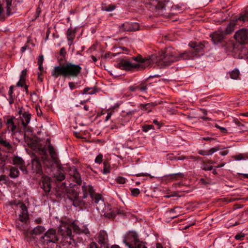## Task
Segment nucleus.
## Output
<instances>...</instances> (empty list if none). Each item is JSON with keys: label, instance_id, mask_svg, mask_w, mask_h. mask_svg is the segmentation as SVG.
Masks as SVG:
<instances>
[{"label": "nucleus", "instance_id": "5701e85b", "mask_svg": "<svg viewBox=\"0 0 248 248\" xmlns=\"http://www.w3.org/2000/svg\"><path fill=\"white\" fill-rule=\"evenodd\" d=\"M68 196L69 199L73 201V205L74 206L77 207L80 205L78 201V194L77 192L74 191L72 196L69 194Z\"/></svg>", "mask_w": 248, "mask_h": 248}, {"label": "nucleus", "instance_id": "8fccbe9b", "mask_svg": "<svg viewBox=\"0 0 248 248\" xmlns=\"http://www.w3.org/2000/svg\"><path fill=\"white\" fill-rule=\"evenodd\" d=\"M122 53V52H121V51H119V52H117V53H108V54H106V55H105V57H106V58H109V57H110V55H111V56H112L111 57H115V56H116L117 54H120V53Z\"/></svg>", "mask_w": 248, "mask_h": 248}, {"label": "nucleus", "instance_id": "49530a36", "mask_svg": "<svg viewBox=\"0 0 248 248\" xmlns=\"http://www.w3.org/2000/svg\"><path fill=\"white\" fill-rule=\"evenodd\" d=\"M116 181L117 183H118L119 184H122L125 183V182L124 178L123 177H121V176L118 177L116 178Z\"/></svg>", "mask_w": 248, "mask_h": 248}, {"label": "nucleus", "instance_id": "0e129e2a", "mask_svg": "<svg viewBox=\"0 0 248 248\" xmlns=\"http://www.w3.org/2000/svg\"><path fill=\"white\" fill-rule=\"evenodd\" d=\"M7 178V177L4 175H0V182H1V181L5 182L6 181Z\"/></svg>", "mask_w": 248, "mask_h": 248}, {"label": "nucleus", "instance_id": "f8f14e48", "mask_svg": "<svg viewBox=\"0 0 248 248\" xmlns=\"http://www.w3.org/2000/svg\"><path fill=\"white\" fill-rule=\"evenodd\" d=\"M20 209V213L19 215V220L22 222H26L28 219V214L27 207L25 204L20 203L18 204Z\"/></svg>", "mask_w": 248, "mask_h": 248}, {"label": "nucleus", "instance_id": "603ef678", "mask_svg": "<svg viewBox=\"0 0 248 248\" xmlns=\"http://www.w3.org/2000/svg\"><path fill=\"white\" fill-rule=\"evenodd\" d=\"M197 44V42H191L189 43V46L195 50Z\"/></svg>", "mask_w": 248, "mask_h": 248}, {"label": "nucleus", "instance_id": "ddd939ff", "mask_svg": "<svg viewBox=\"0 0 248 248\" xmlns=\"http://www.w3.org/2000/svg\"><path fill=\"white\" fill-rule=\"evenodd\" d=\"M71 226L74 232L76 233H84L85 234L90 233L88 229L86 226L81 225L80 226L77 225L75 221L72 223Z\"/></svg>", "mask_w": 248, "mask_h": 248}, {"label": "nucleus", "instance_id": "c85d7f7f", "mask_svg": "<svg viewBox=\"0 0 248 248\" xmlns=\"http://www.w3.org/2000/svg\"><path fill=\"white\" fill-rule=\"evenodd\" d=\"M180 208L178 206H176L174 208L170 209L169 211L170 217L172 218L177 217L179 216V214L180 213V212L178 211V210Z\"/></svg>", "mask_w": 248, "mask_h": 248}, {"label": "nucleus", "instance_id": "c756f323", "mask_svg": "<svg viewBox=\"0 0 248 248\" xmlns=\"http://www.w3.org/2000/svg\"><path fill=\"white\" fill-rule=\"evenodd\" d=\"M92 199V200L95 204H98L99 203H103V201L102 200V197L99 194H94V192L93 193V196L91 197Z\"/></svg>", "mask_w": 248, "mask_h": 248}, {"label": "nucleus", "instance_id": "a18cd8bd", "mask_svg": "<svg viewBox=\"0 0 248 248\" xmlns=\"http://www.w3.org/2000/svg\"><path fill=\"white\" fill-rule=\"evenodd\" d=\"M188 158V157H186L183 155L174 157V159L176 160H183L186 159Z\"/></svg>", "mask_w": 248, "mask_h": 248}, {"label": "nucleus", "instance_id": "f257e3e1", "mask_svg": "<svg viewBox=\"0 0 248 248\" xmlns=\"http://www.w3.org/2000/svg\"><path fill=\"white\" fill-rule=\"evenodd\" d=\"M155 58V56L153 55L146 58H143L140 56L133 57L132 59L139 63H132L128 61L122 59L117 63V67L121 70H130L132 68L144 69L152 66Z\"/></svg>", "mask_w": 248, "mask_h": 248}, {"label": "nucleus", "instance_id": "de8ad7c7", "mask_svg": "<svg viewBox=\"0 0 248 248\" xmlns=\"http://www.w3.org/2000/svg\"><path fill=\"white\" fill-rule=\"evenodd\" d=\"M219 150V147L212 148H211L210 150H209L208 151V155H211L212 154H213V153H214L216 151H218Z\"/></svg>", "mask_w": 248, "mask_h": 248}, {"label": "nucleus", "instance_id": "69168bd1", "mask_svg": "<svg viewBox=\"0 0 248 248\" xmlns=\"http://www.w3.org/2000/svg\"><path fill=\"white\" fill-rule=\"evenodd\" d=\"M112 114V112H108V114H107V116L106 117L105 121H108L110 118Z\"/></svg>", "mask_w": 248, "mask_h": 248}, {"label": "nucleus", "instance_id": "a211bd4d", "mask_svg": "<svg viewBox=\"0 0 248 248\" xmlns=\"http://www.w3.org/2000/svg\"><path fill=\"white\" fill-rule=\"evenodd\" d=\"M82 190L83 193V198L85 199L89 195L91 197L93 196L94 189L92 186L90 185H83L82 186Z\"/></svg>", "mask_w": 248, "mask_h": 248}, {"label": "nucleus", "instance_id": "bb28decb", "mask_svg": "<svg viewBox=\"0 0 248 248\" xmlns=\"http://www.w3.org/2000/svg\"><path fill=\"white\" fill-rule=\"evenodd\" d=\"M60 167H59L58 171L54 174V178L59 181H62L65 179V175L63 172L60 170Z\"/></svg>", "mask_w": 248, "mask_h": 248}, {"label": "nucleus", "instance_id": "0eeeda50", "mask_svg": "<svg viewBox=\"0 0 248 248\" xmlns=\"http://www.w3.org/2000/svg\"><path fill=\"white\" fill-rule=\"evenodd\" d=\"M235 39L240 43H246L248 40L247 31L246 29L238 31L234 34Z\"/></svg>", "mask_w": 248, "mask_h": 248}, {"label": "nucleus", "instance_id": "393cba45", "mask_svg": "<svg viewBox=\"0 0 248 248\" xmlns=\"http://www.w3.org/2000/svg\"><path fill=\"white\" fill-rule=\"evenodd\" d=\"M75 37V32L72 29H69L67 32V37L70 43L69 45L70 46L73 43V41Z\"/></svg>", "mask_w": 248, "mask_h": 248}, {"label": "nucleus", "instance_id": "4468645a", "mask_svg": "<svg viewBox=\"0 0 248 248\" xmlns=\"http://www.w3.org/2000/svg\"><path fill=\"white\" fill-rule=\"evenodd\" d=\"M46 142L49 144L48 146V150L49 152L51 158H52L53 160L54 161L55 163H56L57 164H59V159L57 156V154L56 153L53 147L50 144V140L49 139H47L46 140Z\"/></svg>", "mask_w": 248, "mask_h": 248}, {"label": "nucleus", "instance_id": "13d9d810", "mask_svg": "<svg viewBox=\"0 0 248 248\" xmlns=\"http://www.w3.org/2000/svg\"><path fill=\"white\" fill-rule=\"evenodd\" d=\"M138 90V88L137 85H135L130 87V90L132 92H135Z\"/></svg>", "mask_w": 248, "mask_h": 248}, {"label": "nucleus", "instance_id": "423d86ee", "mask_svg": "<svg viewBox=\"0 0 248 248\" xmlns=\"http://www.w3.org/2000/svg\"><path fill=\"white\" fill-rule=\"evenodd\" d=\"M139 25L136 22H125L119 27L121 31H135L139 30Z\"/></svg>", "mask_w": 248, "mask_h": 248}, {"label": "nucleus", "instance_id": "aec40b11", "mask_svg": "<svg viewBox=\"0 0 248 248\" xmlns=\"http://www.w3.org/2000/svg\"><path fill=\"white\" fill-rule=\"evenodd\" d=\"M13 163L14 165L19 166L20 169L23 170L25 167V162L22 158L17 156H15L13 158Z\"/></svg>", "mask_w": 248, "mask_h": 248}, {"label": "nucleus", "instance_id": "338daca9", "mask_svg": "<svg viewBox=\"0 0 248 248\" xmlns=\"http://www.w3.org/2000/svg\"><path fill=\"white\" fill-rule=\"evenodd\" d=\"M234 122L235 123V124L240 127V126H241L242 123H241L240 121H239L238 120H234Z\"/></svg>", "mask_w": 248, "mask_h": 248}, {"label": "nucleus", "instance_id": "a878e982", "mask_svg": "<svg viewBox=\"0 0 248 248\" xmlns=\"http://www.w3.org/2000/svg\"><path fill=\"white\" fill-rule=\"evenodd\" d=\"M19 174V171L16 168L12 166L10 167L9 176L11 178H16L18 176Z\"/></svg>", "mask_w": 248, "mask_h": 248}, {"label": "nucleus", "instance_id": "e2e57ef3", "mask_svg": "<svg viewBox=\"0 0 248 248\" xmlns=\"http://www.w3.org/2000/svg\"><path fill=\"white\" fill-rule=\"evenodd\" d=\"M234 158H235V159L237 160H240L243 159L244 158V157L242 155H236L234 157Z\"/></svg>", "mask_w": 248, "mask_h": 248}, {"label": "nucleus", "instance_id": "dca6fc26", "mask_svg": "<svg viewBox=\"0 0 248 248\" xmlns=\"http://www.w3.org/2000/svg\"><path fill=\"white\" fill-rule=\"evenodd\" d=\"M70 175L73 178L77 184L80 185L81 183L80 175L78 170L75 168H71L69 171Z\"/></svg>", "mask_w": 248, "mask_h": 248}, {"label": "nucleus", "instance_id": "37998d69", "mask_svg": "<svg viewBox=\"0 0 248 248\" xmlns=\"http://www.w3.org/2000/svg\"><path fill=\"white\" fill-rule=\"evenodd\" d=\"M103 160V155L102 154L98 155L95 159V162L96 163L100 164Z\"/></svg>", "mask_w": 248, "mask_h": 248}, {"label": "nucleus", "instance_id": "c9c22d12", "mask_svg": "<svg viewBox=\"0 0 248 248\" xmlns=\"http://www.w3.org/2000/svg\"><path fill=\"white\" fill-rule=\"evenodd\" d=\"M104 164V169H103V173L107 174L110 172V165L107 161H104L103 163Z\"/></svg>", "mask_w": 248, "mask_h": 248}, {"label": "nucleus", "instance_id": "3c124183", "mask_svg": "<svg viewBox=\"0 0 248 248\" xmlns=\"http://www.w3.org/2000/svg\"><path fill=\"white\" fill-rule=\"evenodd\" d=\"M115 7L113 5H109L107 8L104 9V10L108 12L112 11L115 9Z\"/></svg>", "mask_w": 248, "mask_h": 248}, {"label": "nucleus", "instance_id": "6e6552de", "mask_svg": "<svg viewBox=\"0 0 248 248\" xmlns=\"http://www.w3.org/2000/svg\"><path fill=\"white\" fill-rule=\"evenodd\" d=\"M32 170L33 172L39 175H41L43 173L40 161L39 158L36 156H35L32 159Z\"/></svg>", "mask_w": 248, "mask_h": 248}, {"label": "nucleus", "instance_id": "72a5a7b5", "mask_svg": "<svg viewBox=\"0 0 248 248\" xmlns=\"http://www.w3.org/2000/svg\"><path fill=\"white\" fill-rule=\"evenodd\" d=\"M168 177L171 179L177 180L179 178H183L184 177V174L182 173L179 172L170 174Z\"/></svg>", "mask_w": 248, "mask_h": 248}, {"label": "nucleus", "instance_id": "774afa93", "mask_svg": "<svg viewBox=\"0 0 248 248\" xmlns=\"http://www.w3.org/2000/svg\"><path fill=\"white\" fill-rule=\"evenodd\" d=\"M27 74V70L24 69L22 71L20 77H25Z\"/></svg>", "mask_w": 248, "mask_h": 248}, {"label": "nucleus", "instance_id": "864d4df0", "mask_svg": "<svg viewBox=\"0 0 248 248\" xmlns=\"http://www.w3.org/2000/svg\"><path fill=\"white\" fill-rule=\"evenodd\" d=\"M44 61V57L43 55L39 56L38 60V65H42Z\"/></svg>", "mask_w": 248, "mask_h": 248}, {"label": "nucleus", "instance_id": "58836bf2", "mask_svg": "<svg viewBox=\"0 0 248 248\" xmlns=\"http://www.w3.org/2000/svg\"><path fill=\"white\" fill-rule=\"evenodd\" d=\"M247 17L248 18V11H245V14L240 15L237 20L245 21Z\"/></svg>", "mask_w": 248, "mask_h": 248}, {"label": "nucleus", "instance_id": "bf43d9fd", "mask_svg": "<svg viewBox=\"0 0 248 248\" xmlns=\"http://www.w3.org/2000/svg\"><path fill=\"white\" fill-rule=\"evenodd\" d=\"M227 44L229 46L227 50L228 51H232L233 48V44L232 42H229Z\"/></svg>", "mask_w": 248, "mask_h": 248}, {"label": "nucleus", "instance_id": "cd10ccee", "mask_svg": "<svg viewBox=\"0 0 248 248\" xmlns=\"http://www.w3.org/2000/svg\"><path fill=\"white\" fill-rule=\"evenodd\" d=\"M13 0H6L7 15L10 16L12 14L14 7L12 5Z\"/></svg>", "mask_w": 248, "mask_h": 248}, {"label": "nucleus", "instance_id": "7ed1b4c3", "mask_svg": "<svg viewBox=\"0 0 248 248\" xmlns=\"http://www.w3.org/2000/svg\"><path fill=\"white\" fill-rule=\"evenodd\" d=\"M176 52L171 48H167L160 55L157 62L158 65L161 68L170 65L172 63L177 62Z\"/></svg>", "mask_w": 248, "mask_h": 248}, {"label": "nucleus", "instance_id": "9b49d317", "mask_svg": "<svg viewBox=\"0 0 248 248\" xmlns=\"http://www.w3.org/2000/svg\"><path fill=\"white\" fill-rule=\"evenodd\" d=\"M42 150V152L45 155L44 156L42 157V160L45 167L51 169L53 168V163H55L58 167H60V161L59 162V164H56L54 162L52 158V160L49 159L47 155H46V150L45 148H43Z\"/></svg>", "mask_w": 248, "mask_h": 248}, {"label": "nucleus", "instance_id": "ea45409f", "mask_svg": "<svg viewBox=\"0 0 248 248\" xmlns=\"http://www.w3.org/2000/svg\"><path fill=\"white\" fill-rule=\"evenodd\" d=\"M130 191L131 195L134 197H137L140 193V191L138 188H130Z\"/></svg>", "mask_w": 248, "mask_h": 248}, {"label": "nucleus", "instance_id": "2eb2a0df", "mask_svg": "<svg viewBox=\"0 0 248 248\" xmlns=\"http://www.w3.org/2000/svg\"><path fill=\"white\" fill-rule=\"evenodd\" d=\"M42 178V188L45 192L48 193L51 190V178L47 176H44Z\"/></svg>", "mask_w": 248, "mask_h": 248}, {"label": "nucleus", "instance_id": "20e7f679", "mask_svg": "<svg viewBox=\"0 0 248 248\" xmlns=\"http://www.w3.org/2000/svg\"><path fill=\"white\" fill-rule=\"evenodd\" d=\"M58 240V238L56 235V231L53 229H50L48 230L45 233L44 236L40 238V241L44 245H47L49 244L51 245H54Z\"/></svg>", "mask_w": 248, "mask_h": 248}, {"label": "nucleus", "instance_id": "e433bc0d", "mask_svg": "<svg viewBox=\"0 0 248 248\" xmlns=\"http://www.w3.org/2000/svg\"><path fill=\"white\" fill-rule=\"evenodd\" d=\"M204 45L202 43H198L196 49L195 50V54L201 52L203 49Z\"/></svg>", "mask_w": 248, "mask_h": 248}, {"label": "nucleus", "instance_id": "1a4fd4ad", "mask_svg": "<svg viewBox=\"0 0 248 248\" xmlns=\"http://www.w3.org/2000/svg\"><path fill=\"white\" fill-rule=\"evenodd\" d=\"M212 41L214 44H218L224 39V33L223 31H217L210 34Z\"/></svg>", "mask_w": 248, "mask_h": 248}, {"label": "nucleus", "instance_id": "4be33fe9", "mask_svg": "<svg viewBox=\"0 0 248 248\" xmlns=\"http://www.w3.org/2000/svg\"><path fill=\"white\" fill-rule=\"evenodd\" d=\"M236 21H231L229 23L224 31V34H230L234 31L236 25Z\"/></svg>", "mask_w": 248, "mask_h": 248}, {"label": "nucleus", "instance_id": "412c9836", "mask_svg": "<svg viewBox=\"0 0 248 248\" xmlns=\"http://www.w3.org/2000/svg\"><path fill=\"white\" fill-rule=\"evenodd\" d=\"M15 119L14 117L11 118L7 120L6 124L7 125V129L11 131L13 134H15V131L16 128V125L15 124L14 120Z\"/></svg>", "mask_w": 248, "mask_h": 248}, {"label": "nucleus", "instance_id": "7c9ffc66", "mask_svg": "<svg viewBox=\"0 0 248 248\" xmlns=\"http://www.w3.org/2000/svg\"><path fill=\"white\" fill-rule=\"evenodd\" d=\"M45 229L42 226H38L31 232L32 234L39 235L45 231Z\"/></svg>", "mask_w": 248, "mask_h": 248}, {"label": "nucleus", "instance_id": "4d7b16f0", "mask_svg": "<svg viewBox=\"0 0 248 248\" xmlns=\"http://www.w3.org/2000/svg\"><path fill=\"white\" fill-rule=\"evenodd\" d=\"M4 162H5V157L3 156H2L1 157V159L0 160V167L4 166Z\"/></svg>", "mask_w": 248, "mask_h": 248}, {"label": "nucleus", "instance_id": "39448f33", "mask_svg": "<svg viewBox=\"0 0 248 248\" xmlns=\"http://www.w3.org/2000/svg\"><path fill=\"white\" fill-rule=\"evenodd\" d=\"M72 223L69 224L65 222H62L59 229L58 232L59 234L61 235L64 238H69L70 244L71 243V241L73 237L72 228Z\"/></svg>", "mask_w": 248, "mask_h": 248}, {"label": "nucleus", "instance_id": "b1692460", "mask_svg": "<svg viewBox=\"0 0 248 248\" xmlns=\"http://www.w3.org/2000/svg\"><path fill=\"white\" fill-rule=\"evenodd\" d=\"M31 119V114L28 113H24L21 117L22 124L24 127H26L29 123Z\"/></svg>", "mask_w": 248, "mask_h": 248}, {"label": "nucleus", "instance_id": "2f4dec72", "mask_svg": "<svg viewBox=\"0 0 248 248\" xmlns=\"http://www.w3.org/2000/svg\"><path fill=\"white\" fill-rule=\"evenodd\" d=\"M155 106L154 103H148L145 104H141V108L143 110H147L148 112H150L152 107Z\"/></svg>", "mask_w": 248, "mask_h": 248}, {"label": "nucleus", "instance_id": "9d476101", "mask_svg": "<svg viewBox=\"0 0 248 248\" xmlns=\"http://www.w3.org/2000/svg\"><path fill=\"white\" fill-rule=\"evenodd\" d=\"M131 235L133 237V239L134 241L133 246L128 243L126 239H125L123 241V242L125 244V245L127 246L129 248H147L143 242H140L138 239L137 236L135 234L132 233L131 234Z\"/></svg>", "mask_w": 248, "mask_h": 248}, {"label": "nucleus", "instance_id": "6e6d98bb", "mask_svg": "<svg viewBox=\"0 0 248 248\" xmlns=\"http://www.w3.org/2000/svg\"><path fill=\"white\" fill-rule=\"evenodd\" d=\"M199 154L202 155H209L208 151L202 150L199 152Z\"/></svg>", "mask_w": 248, "mask_h": 248}, {"label": "nucleus", "instance_id": "c03bdc74", "mask_svg": "<svg viewBox=\"0 0 248 248\" xmlns=\"http://www.w3.org/2000/svg\"><path fill=\"white\" fill-rule=\"evenodd\" d=\"M154 125H145L143 126V131L147 132L149 130L154 129Z\"/></svg>", "mask_w": 248, "mask_h": 248}, {"label": "nucleus", "instance_id": "473e14b6", "mask_svg": "<svg viewBox=\"0 0 248 248\" xmlns=\"http://www.w3.org/2000/svg\"><path fill=\"white\" fill-rule=\"evenodd\" d=\"M137 85L138 90L141 92H145L147 90L148 86L151 85V83L147 84L145 82H141Z\"/></svg>", "mask_w": 248, "mask_h": 248}, {"label": "nucleus", "instance_id": "6ab92c4d", "mask_svg": "<svg viewBox=\"0 0 248 248\" xmlns=\"http://www.w3.org/2000/svg\"><path fill=\"white\" fill-rule=\"evenodd\" d=\"M193 56L192 53L189 51H186L183 53L177 54L176 53V58L177 59V61L181 60H187L190 59Z\"/></svg>", "mask_w": 248, "mask_h": 248}, {"label": "nucleus", "instance_id": "a19ab883", "mask_svg": "<svg viewBox=\"0 0 248 248\" xmlns=\"http://www.w3.org/2000/svg\"><path fill=\"white\" fill-rule=\"evenodd\" d=\"M91 90V91L89 93V94H94L96 93V90L93 88H86L84 90L83 93H87Z\"/></svg>", "mask_w": 248, "mask_h": 248}, {"label": "nucleus", "instance_id": "680f3d73", "mask_svg": "<svg viewBox=\"0 0 248 248\" xmlns=\"http://www.w3.org/2000/svg\"><path fill=\"white\" fill-rule=\"evenodd\" d=\"M69 86L71 90H73L76 88V85L74 82H70L69 83Z\"/></svg>", "mask_w": 248, "mask_h": 248}, {"label": "nucleus", "instance_id": "09e8293b", "mask_svg": "<svg viewBox=\"0 0 248 248\" xmlns=\"http://www.w3.org/2000/svg\"><path fill=\"white\" fill-rule=\"evenodd\" d=\"M66 53V52L65 49L64 47H62L61 49L60 52V54L62 57V58L61 59L62 60L63 58H65V55Z\"/></svg>", "mask_w": 248, "mask_h": 248}, {"label": "nucleus", "instance_id": "79ce46f5", "mask_svg": "<svg viewBox=\"0 0 248 248\" xmlns=\"http://www.w3.org/2000/svg\"><path fill=\"white\" fill-rule=\"evenodd\" d=\"M239 132H245L248 131V125L244 124H242L241 126H240Z\"/></svg>", "mask_w": 248, "mask_h": 248}, {"label": "nucleus", "instance_id": "f3484780", "mask_svg": "<svg viewBox=\"0 0 248 248\" xmlns=\"http://www.w3.org/2000/svg\"><path fill=\"white\" fill-rule=\"evenodd\" d=\"M98 242L102 245H106L108 244V236L106 232L101 231L98 234L97 237Z\"/></svg>", "mask_w": 248, "mask_h": 248}, {"label": "nucleus", "instance_id": "5fc2aeb1", "mask_svg": "<svg viewBox=\"0 0 248 248\" xmlns=\"http://www.w3.org/2000/svg\"><path fill=\"white\" fill-rule=\"evenodd\" d=\"M245 236L244 234H237L235 235V238L236 240H241L243 237Z\"/></svg>", "mask_w": 248, "mask_h": 248}, {"label": "nucleus", "instance_id": "f704fd0d", "mask_svg": "<svg viewBox=\"0 0 248 248\" xmlns=\"http://www.w3.org/2000/svg\"><path fill=\"white\" fill-rule=\"evenodd\" d=\"M239 74V71L235 69L231 73L230 77L232 79H236L238 78Z\"/></svg>", "mask_w": 248, "mask_h": 248}, {"label": "nucleus", "instance_id": "4c0bfd02", "mask_svg": "<svg viewBox=\"0 0 248 248\" xmlns=\"http://www.w3.org/2000/svg\"><path fill=\"white\" fill-rule=\"evenodd\" d=\"M0 144L6 147L7 149H10L11 147V145L10 143L6 140H4L0 138Z\"/></svg>", "mask_w": 248, "mask_h": 248}, {"label": "nucleus", "instance_id": "f03ea898", "mask_svg": "<svg viewBox=\"0 0 248 248\" xmlns=\"http://www.w3.org/2000/svg\"><path fill=\"white\" fill-rule=\"evenodd\" d=\"M82 68L77 64L71 62L61 64L60 66H56L51 71V76L55 78L59 76L64 78H76L81 73Z\"/></svg>", "mask_w": 248, "mask_h": 248}, {"label": "nucleus", "instance_id": "052dcab7", "mask_svg": "<svg viewBox=\"0 0 248 248\" xmlns=\"http://www.w3.org/2000/svg\"><path fill=\"white\" fill-rule=\"evenodd\" d=\"M89 248H98L96 243L93 242H92L89 246Z\"/></svg>", "mask_w": 248, "mask_h": 248}]
</instances>
